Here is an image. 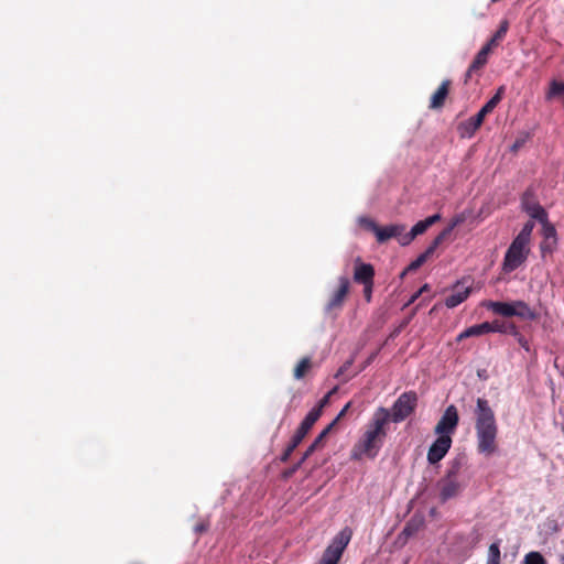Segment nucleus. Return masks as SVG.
<instances>
[{"mask_svg": "<svg viewBox=\"0 0 564 564\" xmlns=\"http://www.w3.org/2000/svg\"><path fill=\"white\" fill-rule=\"evenodd\" d=\"M390 411L387 408H378L365 426V432L351 449V458L360 460L364 457L375 458L387 437V426L390 422Z\"/></svg>", "mask_w": 564, "mask_h": 564, "instance_id": "f257e3e1", "label": "nucleus"}, {"mask_svg": "<svg viewBox=\"0 0 564 564\" xmlns=\"http://www.w3.org/2000/svg\"><path fill=\"white\" fill-rule=\"evenodd\" d=\"M475 433L477 441V452L487 457L492 456L498 451V423L496 414L485 398L476 400Z\"/></svg>", "mask_w": 564, "mask_h": 564, "instance_id": "f03ea898", "label": "nucleus"}, {"mask_svg": "<svg viewBox=\"0 0 564 564\" xmlns=\"http://www.w3.org/2000/svg\"><path fill=\"white\" fill-rule=\"evenodd\" d=\"M466 463L467 457L465 455H458L448 463L445 476L437 482L442 502L456 498L464 490L465 484L460 480V473Z\"/></svg>", "mask_w": 564, "mask_h": 564, "instance_id": "7ed1b4c3", "label": "nucleus"}, {"mask_svg": "<svg viewBox=\"0 0 564 564\" xmlns=\"http://www.w3.org/2000/svg\"><path fill=\"white\" fill-rule=\"evenodd\" d=\"M503 87H500L497 93L481 107V109L467 121L460 122L458 130L463 137H473L475 132L480 128L485 117L492 112L494 109L502 99Z\"/></svg>", "mask_w": 564, "mask_h": 564, "instance_id": "20e7f679", "label": "nucleus"}, {"mask_svg": "<svg viewBox=\"0 0 564 564\" xmlns=\"http://www.w3.org/2000/svg\"><path fill=\"white\" fill-rule=\"evenodd\" d=\"M417 405V395L414 391L403 392L393 403L390 411V421L400 423L409 417Z\"/></svg>", "mask_w": 564, "mask_h": 564, "instance_id": "39448f33", "label": "nucleus"}, {"mask_svg": "<svg viewBox=\"0 0 564 564\" xmlns=\"http://www.w3.org/2000/svg\"><path fill=\"white\" fill-rule=\"evenodd\" d=\"M521 241L513 239L503 258L502 270L510 273L521 267L529 256L530 249Z\"/></svg>", "mask_w": 564, "mask_h": 564, "instance_id": "423d86ee", "label": "nucleus"}, {"mask_svg": "<svg viewBox=\"0 0 564 564\" xmlns=\"http://www.w3.org/2000/svg\"><path fill=\"white\" fill-rule=\"evenodd\" d=\"M351 535L352 533L350 529H343L335 535L330 544L326 547L322 555V560L329 564H338L345 549L350 542Z\"/></svg>", "mask_w": 564, "mask_h": 564, "instance_id": "0eeeda50", "label": "nucleus"}, {"mask_svg": "<svg viewBox=\"0 0 564 564\" xmlns=\"http://www.w3.org/2000/svg\"><path fill=\"white\" fill-rule=\"evenodd\" d=\"M459 219L454 220L448 227L443 229L432 241V243L426 248V250L421 253L414 261H412L408 268L401 273V278H403L406 272L415 271L421 265H423L435 252L437 247L451 235L453 229L459 224Z\"/></svg>", "mask_w": 564, "mask_h": 564, "instance_id": "6e6552de", "label": "nucleus"}, {"mask_svg": "<svg viewBox=\"0 0 564 564\" xmlns=\"http://www.w3.org/2000/svg\"><path fill=\"white\" fill-rule=\"evenodd\" d=\"M521 206L522 209L533 219H536L540 223L546 221V212L539 204L535 196V189L533 186H530L525 189L521 197Z\"/></svg>", "mask_w": 564, "mask_h": 564, "instance_id": "1a4fd4ad", "label": "nucleus"}, {"mask_svg": "<svg viewBox=\"0 0 564 564\" xmlns=\"http://www.w3.org/2000/svg\"><path fill=\"white\" fill-rule=\"evenodd\" d=\"M459 422L457 408L454 404L448 405L440 421L434 427V433L437 435H452L455 433Z\"/></svg>", "mask_w": 564, "mask_h": 564, "instance_id": "9d476101", "label": "nucleus"}, {"mask_svg": "<svg viewBox=\"0 0 564 564\" xmlns=\"http://www.w3.org/2000/svg\"><path fill=\"white\" fill-rule=\"evenodd\" d=\"M452 437L449 435H438L432 443L427 452V462L435 465L441 462L452 447Z\"/></svg>", "mask_w": 564, "mask_h": 564, "instance_id": "9b49d317", "label": "nucleus"}, {"mask_svg": "<svg viewBox=\"0 0 564 564\" xmlns=\"http://www.w3.org/2000/svg\"><path fill=\"white\" fill-rule=\"evenodd\" d=\"M440 219H441V215L435 214L433 216L425 218L424 220H420L412 227V229L409 232H404L402 238H400V245L401 246L410 245L414 240V238L424 234L432 225L437 223Z\"/></svg>", "mask_w": 564, "mask_h": 564, "instance_id": "f8f14e48", "label": "nucleus"}, {"mask_svg": "<svg viewBox=\"0 0 564 564\" xmlns=\"http://www.w3.org/2000/svg\"><path fill=\"white\" fill-rule=\"evenodd\" d=\"M338 288L330 295L329 301L326 305L327 311H333L336 308H340L346 300V296L349 292L350 282L347 276H340L338 279Z\"/></svg>", "mask_w": 564, "mask_h": 564, "instance_id": "ddd939ff", "label": "nucleus"}, {"mask_svg": "<svg viewBox=\"0 0 564 564\" xmlns=\"http://www.w3.org/2000/svg\"><path fill=\"white\" fill-rule=\"evenodd\" d=\"M354 281L358 284L365 285L375 283V268L370 263H365L357 258L354 268Z\"/></svg>", "mask_w": 564, "mask_h": 564, "instance_id": "4468645a", "label": "nucleus"}, {"mask_svg": "<svg viewBox=\"0 0 564 564\" xmlns=\"http://www.w3.org/2000/svg\"><path fill=\"white\" fill-rule=\"evenodd\" d=\"M405 225L393 224L386 227H379L376 232V238L379 243H383L391 238H395L400 242V238L404 235Z\"/></svg>", "mask_w": 564, "mask_h": 564, "instance_id": "2eb2a0df", "label": "nucleus"}, {"mask_svg": "<svg viewBox=\"0 0 564 564\" xmlns=\"http://www.w3.org/2000/svg\"><path fill=\"white\" fill-rule=\"evenodd\" d=\"M491 53V50H489L488 46H482L481 50L476 54L475 58L473 59L471 64L469 65L467 72H466V78L465 82H467L473 74L478 73L482 69V67L488 63L489 54Z\"/></svg>", "mask_w": 564, "mask_h": 564, "instance_id": "dca6fc26", "label": "nucleus"}, {"mask_svg": "<svg viewBox=\"0 0 564 564\" xmlns=\"http://www.w3.org/2000/svg\"><path fill=\"white\" fill-rule=\"evenodd\" d=\"M451 80L445 79L442 82V84L438 86V88L435 90V93L431 96L430 100V109H441L445 105V100L449 93L451 87Z\"/></svg>", "mask_w": 564, "mask_h": 564, "instance_id": "f3484780", "label": "nucleus"}, {"mask_svg": "<svg viewBox=\"0 0 564 564\" xmlns=\"http://www.w3.org/2000/svg\"><path fill=\"white\" fill-rule=\"evenodd\" d=\"M470 294V288L464 286L460 283H457L452 292L445 300V305L448 308H454L463 303Z\"/></svg>", "mask_w": 564, "mask_h": 564, "instance_id": "a211bd4d", "label": "nucleus"}, {"mask_svg": "<svg viewBox=\"0 0 564 564\" xmlns=\"http://www.w3.org/2000/svg\"><path fill=\"white\" fill-rule=\"evenodd\" d=\"M317 422L316 420V413L315 412H308L304 420L301 422L300 426L295 431L294 435L292 437L295 438V441L301 442L304 440V437L308 434L311 429L314 426V424Z\"/></svg>", "mask_w": 564, "mask_h": 564, "instance_id": "6ab92c4d", "label": "nucleus"}, {"mask_svg": "<svg viewBox=\"0 0 564 564\" xmlns=\"http://www.w3.org/2000/svg\"><path fill=\"white\" fill-rule=\"evenodd\" d=\"M513 303L510 302H494L489 301L485 303V306L492 311L497 315H501L503 317H511L514 316V310H513Z\"/></svg>", "mask_w": 564, "mask_h": 564, "instance_id": "aec40b11", "label": "nucleus"}, {"mask_svg": "<svg viewBox=\"0 0 564 564\" xmlns=\"http://www.w3.org/2000/svg\"><path fill=\"white\" fill-rule=\"evenodd\" d=\"M488 333H490L489 322H484L481 324L473 325V326L466 328L464 332H462L458 335L457 340L460 341L468 337H477V336H481V335H485Z\"/></svg>", "mask_w": 564, "mask_h": 564, "instance_id": "412c9836", "label": "nucleus"}, {"mask_svg": "<svg viewBox=\"0 0 564 564\" xmlns=\"http://www.w3.org/2000/svg\"><path fill=\"white\" fill-rule=\"evenodd\" d=\"M513 303V310H514V316H518L523 319L528 321H534L538 318V314L534 310H532L525 302L523 301H514Z\"/></svg>", "mask_w": 564, "mask_h": 564, "instance_id": "4be33fe9", "label": "nucleus"}, {"mask_svg": "<svg viewBox=\"0 0 564 564\" xmlns=\"http://www.w3.org/2000/svg\"><path fill=\"white\" fill-rule=\"evenodd\" d=\"M508 29H509V23L507 20H503L500 23L499 29L495 32L492 37L485 44V46H488L489 50H491V51H492V48L497 47L499 45V43L505 39V36L508 32Z\"/></svg>", "mask_w": 564, "mask_h": 564, "instance_id": "5701e85b", "label": "nucleus"}, {"mask_svg": "<svg viewBox=\"0 0 564 564\" xmlns=\"http://www.w3.org/2000/svg\"><path fill=\"white\" fill-rule=\"evenodd\" d=\"M311 368H312L311 358L310 357L302 358L294 368V371H293L294 378L296 380L304 378Z\"/></svg>", "mask_w": 564, "mask_h": 564, "instance_id": "b1692460", "label": "nucleus"}, {"mask_svg": "<svg viewBox=\"0 0 564 564\" xmlns=\"http://www.w3.org/2000/svg\"><path fill=\"white\" fill-rule=\"evenodd\" d=\"M533 228L534 224L532 221H528L514 239L529 245Z\"/></svg>", "mask_w": 564, "mask_h": 564, "instance_id": "393cba45", "label": "nucleus"}, {"mask_svg": "<svg viewBox=\"0 0 564 564\" xmlns=\"http://www.w3.org/2000/svg\"><path fill=\"white\" fill-rule=\"evenodd\" d=\"M486 564H500V549L498 543L490 544Z\"/></svg>", "mask_w": 564, "mask_h": 564, "instance_id": "a878e982", "label": "nucleus"}, {"mask_svg": "<svg viewBox=\"0 0 564 564\" xmlns=\"http://www.w3.org/2000/svg\"><path fill=\"white\" fill-rule=\"evenodd\" d=\"M562 94H564V83L552 80L550 84V89L546 94V98L551 99Z\"/></svg>", "mask_w": 564, "mask_h": 564, "instance_id": "bb28decb", "label": "nucleus"}, {"mask_svg": "<svg viewBox=\"0 0 564 564\" xmlns=\"http://www.w3.org/2000/svg\"><path fill=\"white\" fill-rule=\"evenodd\" d=\"M523 564H546V561L540 552L532 551L524 556Z\"/></svg>", "mask_w": 564, "mask_h": 564, "instance_id": "cd10ccee", "label": "nucleus"}, {"mask_svg": "<svg viewBox=\"0 0 564 564\" xmlns=\"http://www.w3.org/2000/svg\"><path fill=\"white\" fill-rule=\"evenodd\" d=\"M490 325V333H512L510 329V325H507L506 323L501 321H494L489 322Z\"/></svg>", "mask_w": 564, "mask_h": 564, "instance_id": "c85d7f7f", "label": "nucleus"}, {"mask_svg": "<svg viewBox=\"0 0 564 564\" xmlns=\"http://www.w3.org/2000/svg\"><path fill=\"white\" fill-rule=\"evenodd\" d=\"M323 438L317 436L314 442L307 447L302 456V462H305L317 448L322 446Z\"/></svg>", "mask_w": 564, "mask_h": 564, "instance_id": "c756f323", "label": "nucleus"}, {"mask_svg": "<svg viewBox=\"0 0 564 564\" xmlns=\"http://www.w3.org/2000/svg\"><path fill=\"white\" fill-rule=\"evenodd\" d=\"M333 393V391L328 392L326 395H324L319 402L317 403L316 406H314L310 412H315L316 413V420H318L322 415V412H323V409L325 408V405H327L328 401H329V397L330 394Z\"/></svg>", "mask_w": 564, "mask_h": 564, "instance_id": "7c9ffc66", "label": "nucleus"}, {"mask_svg": "<svg viewBox=\"0 0 564 564\" xmlns=\"http://www.w3.org/2000/svg\"><path fill=\"white\" fill-rule=\"evenodd\" d=\"M510 329L512 330V334L517 336L519 345L524 348L527 351L530 350L529 341L525 339L523 335H521L516 325L510 324Z\"/></svg>", "mask_w": 564, "mask_h": 564, "instance_id": "2f4dec72", "label": "nucleus"}, {"mask_svg": "<svg viewBox=\"0 0 564 564\" xmlns=\"http://www.w3.org/2000/svg\"><path fill=\"white\" fill-rule=\"evenodd\" d=\"M529 138H530V134L527 132L519 135L516 139V141L513 142V144L511 145V151L517 152L518 150H520L527 143Z\"/></svg>", "mask_w": 564, "mask_h": 564, "instance_id": "473e14b6", "label": "nucleus"}, {"mask_svg": "<svg viewBox=\"0 0 564 564\" xmlns=\"http://www.w3.org/2000/svg\"><path fill=\"white\" fill-rule=\"evenodd\" d=\"M542 224H543V236H544L545 240L553 239L555 241V239H556L555 228L552 225H550L547 220Z\"/></svg>", "mask_w": 564, "mask_h": 564, "instance_id": "72a5a7b5", "label": "nucleus"}, {"mask_svg": "<svg viewBox=\"0 0 564 564\" xmlns=\"http://www.w3.org/2000/svg\"><path fill=\"white\" fill-rule=\"evenodd\" d=\"M360 225L370 231H372L375 235L379 228V226L370 218L362 217L359 219Z\"/></svg>", "mask_w": 564, "mask_h": 564, "instance_id": "f704fd0d", "label": "nucleus"}, {"mask_svg": "<svg viewBox=\"0 0 564 564\" xmlns=\"http://www.w3.org/2000/svg\"><path fill=\"white\" fill-rule=\"evenodd\" d=\"M373 284L375 283L362 285L364 286V297H365L366 302H368V303H370L371 299H372Z\"/></svg>", "mask_w": 564, "mask_h": 564, "instance_id": "c9c22d12", "label": "nucleus"}, {"mask_svg": "<svg viewBox=\"0 0 564 564\" xmlns=\"http://www.w3.org/2000/svg\"><path fill=\"white\" fill-rule=\"evenodd\" d=\"M303 463H304V462H302V458H301V459H300V460H299V462H297V463H296L292 468H290V469L285 470V471L283 473V476H284L285 478L291 477V476H292V475H293V474H294V473H295V471H296V470L302 466V464H303Z\"/></svg>", "mask_w": 564, "mask_h": 564, "instance_id": "e433bc0d", "label": "nucleus"}, {"mask_svg": "<svg viewBox=\"0 0 564 564\" xmlns=\"http://www.w3.org/2000/svg\"><path fill=\"white\" fill-rule=\"evenodd\" d=\"M208 527H209L208 522L202 521L195 525L194 530L196 533L202 534L208 530Z\"/></svg>", "mask_w": 564, "mask_h": 564, "instance_id": "4c0bfd02", "label": "nucleus"}, {"mask_svg": "<svg viewBox=\"0 0 564 564\" xmlns=\"http://www.w3.org/2000/svg\"><path fill=\"white\" fill-rule=\"evenodd\" d=\"M337 420H334L332 423H329L319 434L318 436L323 440L328 435V433L333 430V427L337 424Z\"/></svg>", "mask_w": 564, "mask_h": 564, "instance_id": "58836bf2", "label": "nucleus"}, {"mask_svg": "<svg viewBox=\"0 0 564 564\" xmlns=\"http://www.w3.org/2000/svg\"><path fill=\"white\" fill-rule=\"evenodd\" d=\"M301 444V442L295 441L294 437L291 438L289 445L286 446L285 451H288L290 454L294 452V449Z\"/></svg>", "mask_w": 564, "mask_h": 564, "instance_id": "ea45409f", "label": "nucleus"}, {"mask_svg": "<svg viewBox=\"0 0 564 564\" xmlns=\"http://www.w3.org/2000/svg\"><path fill=\"white\" fill-rule=\"evenodd\" d=\"M301 444V442L295 441L294 437L291 438L289 445L286 446L285 451H288L290 454L294 452V449Z\"/></svg>", "mask_w": 564, "mask_h": 564, "instance_id": "a19ab883", "label": "nucleus"}, {"mask_svg": "<svg viewBox=\"0 0 564 564\" xmlns=\"http://www.w3.org/2000/svg\"><path fill=\"white\" fill-rule=\"evenodd\" d=\"M351 405V402H348L343 409L341 411L338 413V415L335 417V420L339 421L341 417L345 416V414L347 413V411L349 410Z\"/></svg>", "mask_w": 564, "mask_h": 564, "instance_id": "79ce46f5", "label": "nucleus"}, {"mask_svg": "<svg viewBox=\"0 0 564 564\" xmlns=\"http://www.w3.org/2000/svg\"><path fill=\"white\" fill-rule=\"evenodd\" d=\"M291 455L292 454H290L288 451L284 449L283 454L280 457L281 462H283V463L288 462Z\"/></svg>", "mask_w": 564, "mask_h": 564, "instance_id": "37998d69", "label": "nucleus"}, {"mask_svg": "<svg viewBox=\"0 0 564 564\" xmlns=\"http://www.w3.org/2000/svg\"><path fill=\"white\" fill-rule=\"evenodd\" d=\"M430 285L429 284H424L419 291H417V294H423L424 292H430Z\"/></svg>", "mask_w": 564, "mask_h": 564, "instance_id": "c03bdc74", "label": "nucleus"}, {"mask_svg": "<svg viewBox=\"0 0 564 564\" xmlns=\"http://www.w3.org/2000/svg\"><path fill=\"white\" fill-rule=\"evenodd\" d=\"M420 295H421V294H417V292H415V293L411 296V299H410V301H409V303H408V304L413 303V302H414V301H415Z\"/></svg>", "mask_w": 564, "mask_h": 564, "instance_id": "a18cd8bd", "label": "nucleus"}, {"mask_svg": "<svg viewBox=\"0 0 564 564\" xmlns=\"http://www.w3.org/2000/svg\"><path fill=\"white\" fill-rule=\"evenodd\" d=\"M403 533L406 534V535H410L411 534V529L409 525H406L404 529H403Z\"/></svg>", "mask_w": 564, "mask_h": 564, "instance_id": "49530a36", "label": "nucleus"}, {"mask_svg": "<svg viewBox=\"0 0 564 564\" xmlns=\"http://www.w3.org/2000/svg\"><path fill=\"white\" fill-rule=\"evenodd\" d=\"M562 561H563V563H564V555L562 556Z\"/></svg>", "mask_w": 564, "mask_h": 564, "instance_id": "de8ad7c7", "label": "nucleus"}]
</instances>
